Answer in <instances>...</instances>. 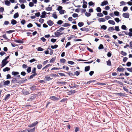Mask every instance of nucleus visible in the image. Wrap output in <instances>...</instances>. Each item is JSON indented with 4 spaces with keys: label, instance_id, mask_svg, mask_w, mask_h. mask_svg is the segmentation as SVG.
<instances>
[{
    "label": "nucleus",
    "instance_id": "nucleus-1",
    "mask_svg": "<svg viewBox=\"0 0 132 132\" xmlns=\"http://www.w3.org/2000/svg\"><path fill=\"white\" fill-rule=\"evenodd\" d=\"M60 96H59L58 97H57L54 96H51L49 98L50 99L54 101H58L60 99Z\"/></svg>",
    "mask_w": 132,
    "mask_h": 132
},
{
    "label": "nucleus",
    "instance_id": "nucleus-2",
    "mask_svg": "<svg viewBox=\"0 0 132 132\" xmlns=\"http://www.w3.org/2000/svg\"><path fill=\"white\" fill-rule=\"evenodd\" d=\"M69 87L71 88H75L77 87V85L74 82H72L70 85H69Z\"/></svg>",
    "mask_w": 132,
    "mask_h": 132
},
{
    "label": "nucleus",
    "instance_id": "nucleus-3",
    "mask_svg": "<svg viewBox=\"0 0 132 132\" xmlns=\"http://www.w3.org/2000/svg\"><path fill=\"white\" fill-rule=\"evenodd\" d=\"M38 123V122L36 121L35 122L33 123L32 124L29 125L28 126L30 127H32L35 126Z\"/></svg>",
    "mask_w": 132,
    "mask_h": 132
},
{
    "label": "nucleus",
    "instance_id": "nucleus-4",
    "mask_svg": "<svg viewBox=\"0 0 132 132\" xmlns=\"http://www.w3.org/2000/svg\"><path fill=\"white\" fill-rule=\"evenodd\" d=\"M122 15L125 18H128L129 17V14L128 13H123Z\"/></svg>",
    "mask_w": 132,
    "mask_h": 132
},
{
    "label": "nucleus",
    "instance_id": "nucleus-5",
    "mask_svg": "<svg viewBox=\"0 0 132 132\" xmlns=\"http://www.w3.org/2000/svg\"><path fill=\"white\" fill-rule=\"evenodd\" d=\"M57 84H61L62 86L65 85L67 84V82L65 81H57L56 82Z\"/></svg>",
    "mask_w": 132,
    "mask_h": 132
},
{
    "label": "nucleus",
    "instance_id": "nucleus-6",
    "mask_svg": "<svg viewBox=\"0 0 132 132\" xmlns=\"http://www.w3.org/2000/svg\"><path fill=\"white\" fill-rule=\"evenodd\" d=\"M23 39H22L21 40H15V42L17 43H18L19 44H22L23 43Z\"/></svg>",
    "mask_w": 132,
    "mask_h": 132
},
{
    "label": "nucleus",
    "instance_id": "nucleus-7",
    "mask_svg": "<svg viewBox=\"0 0 132 132\" xmlns=\"http://www.w3.org/2000/svg\"><path fill=\"white\" fill-rule=\"evenodd\" d=\"M83 5L82 6V7L84 9H86L87 7V2L86 1H83Z\"/></svg>",
    "mask_w": 132,
    "mask_h": 132
},
{
    "label": "nucleus",
    "instance_id": "nucleus-8",
    "mask_svg": "<svg viewBox=\"0 0 132 132\" xmlns=\"http://www.w3.org/2000/svg\"><path fill=\"white\" fill-rule=\"evenodd\" d=\"M80 29L82 31L86 32L88 31H89V29L85 27H84L83 28H81Z\"/></svg>",
    "mask_w": 132,
    "mask_h": 132
},
{
    "label": "nucleus",
    "instance_id": "nucleus-9",
    "mask_svg": "<svg viewBox=\"0 0 132 132\" xmlns=\"http://www.w3.org/2000/svg\"><path fill=\"white\" fill-rule=\"evenodd\" d=\"M47 23L48 24V25L50 26H52L54 24L53 22L51 20H48L47 21Z\"/></svg>",
    "mask_w": 132,
    "mask_h": 132
},
{
    "label": "nucleus",
    "instance_id": "nucleus-10",
    "mask_svg": "<svg viewBox=\"0 0 132 132\" xmlns=\"http://www.w3.org/2000/svg\"><path fill=\"white\" fill-rule=\"evenodd\" d=\"M55 36L56 37H59L63 34L59 32H55L54 33Z\"/></svg>",
    "mask_w": 132,
    "mask_h": 132
},
{
    "label": "nucleus",
    "instance_id": "nucleus-11",
    "mask_svg": "<svg viewBox=\"0 0 132 132\" xmlns=\"http://www.w3.org/2000/svg\"><path fill=\"white\" fill-rule=\"evenodd\" d=\"M108 3L107 1H105L102 2L101 5L103 6L104 5L108 4Z\"/></svg>",
    "mask_w": 132,
    "mask_h": 132
},
{
    "label": "nucleus",
    "instance_id": "nucleus-12",
    "mask_svg": "<svg viewBox=\"0 0 132 132\" xmlns=\"http://www.w3.org/2000/svg\"><path fill=\"white\" fill-rule=\"evenodd\" d=\"M125 68H123L118 67L117 69V70L118 71L120 72H121V71H124L125 70Z\"/></svg>",
    "mask_w": 132,
    "mask_h": 132
},
{
    "label": "nucleus",
    "instance_id": "nucleus-13",
    "mask_svg": "<svg viewBox=\"0 0 132 132\" xmlns=\"http://www.w3.org/2000/svg\"><path fill=\"white\" fill-rule=\"evenodd\" d=\"M116 94L119 96L124 97L125 96V94L122 93H117Z\"/></svg>",
    "mask_w": 132,
    "mask_h": 132
},
{
    "label": "nucleus",
    "instance_id": "nucleus-14",
    "mask_svg": "<svg viewBox=\"0 0 132 132\" xmlns=\"http://www.w3.org/2000/svg\"><path fill=\"white\" fill-rule=\"evenodd\" d=\"M28 132H34L35 130V127L30 129H27Z\"/></svg>",
    "mask_w": 132,
    "mask_h": 132
},
{
    "label": "nucleus",
    "instance_id": "nucleus-15",
    "mask_svg": "<svg viewBox=\"0 0 132 132\" xmlns=\"http://www.w3.org/2000/svg\"><path fill=\"white\" fill-rule=\"evenodd\" d=\"M2 64L1 66H2V67H3L6 65V61L3 60L2 61Z\"/></svg>",
    "mask_w": 132,
    "mask_h": 132
},
{
    "label": "nucleus",
    "instance_id": "nucleus-16",
    "mask_svg": "<svg viewBox=\"0 0 132 132\" xmlns=\"http://www.w3.org/2000/svg\"><path fill=\"white\" fill-rule=\"evenodd\" d=\"M52 7H48L45 8V10L47 11H50L52 10Z\"/></svg>",
    "mask_w": 132,
    "mask_h": 132
},
{
    "label": "nucleus",
    "instance_id": "nucleus-17",
    "mask_svg": "<svg viewBox=\"0 0 132 132\" xmlns=\"http://www.w3.org/2000/svg\"><path fill=\"white\" fill-rule=\"evenodd\" d=\"M90 67L89 66L86 67L85 68V72L88 71L90 70Z\"/></svg>",
    "mask_w": 132,
    "mask_h": 132
},
{
    "label": "nucleus",
    "instance_id": "nucleus-18",
    "mask_svg": "<svg viewBox=\"0 0 132 132\" xmlns=\"http://www.w3.org/2000/svg\"><path fill=\"white\" fill-rule=\"evenodd\" d=\"M19 74V73L18 72L13 71L12 72V74L14 76H15Z\"/></svg>",
    "mask_w": 132,
    "mask_h": 132
},
{
    "label": "nucleus",
    "instance_id": "nucleus-19",
    "mask_svg": "<svg viewBox=\"0 0 132 132\" xmlns=\"http://www.w3.org/2000/svg\"><path fill=\"white\" fill-rule=\"evenodd\" d=\"M17 21L14 19H13L11 20V23L13 25L17 23Z\"/></svg>",
    "mask_w": 132,
    "mask_h": 132
},
{
    "label": "nucleus",
    "instance_id": "nucleus-20",
    "mask_svg": "<svg viewBox=\"0 0 132 132\" xmlns=\"http://www.w3.org/2000/svg\"><path fill=\"white\" fill-rule=\"evenodd\" d=\"M108 22L109 24L113 25H114L115 23L114 21L112 20H109L108 21Z\"/></svg>",
    "mask_w": 132,
    "mask_h": 132
},
{
    "label": "nucleus",
    "instance_id": "nucleus-21",
    "mask_svg": "<svg viewBox=\"0 0 132 132\" xmlns=\"http://www.w3.org/2000/svg\"><path fill=\"white\" fill-rule=\"evenodd\" d=\"M98 20L100 22H104L106 20L105 19L102 18H100V19H98Z\"/></svg>",
    "mask_w": 132,
    "mask_h": 132
},
{
    "label": "nucleus",
    "instance_id": "nucleus-22",
    "mask_svg": "<svg viewBox=\"0 0 132 132\" xmlns=\"http://www.w3.org/2000/svg\"><path fill=\"white\" fill-rule=\"evenodd\" d=\"M5 4L7 6H9L10 5V3L9 1L6 0L5 1Z\"/></svg>",
    "mask_w": 132,
    "mask_h": 132
},
{
    "label": "nucleus",
    "instance_id": "nucleus-23",
    "mask_svg": "<svg viewBox=\"0 0 132 132\" xmlns=\"http://www.w3.org/2000/svg\"><path fill=\"white\" fill-rule=\"evenodd\" d=\"M37 75V73L33 74L31 75L28 78V79H32L35 76Z\"/></svg>",
    "mask_w": 132,
    "mask_h": 132
},
{
    "label": "nucleus",
    "instance_id": "nucleus-24",
    "mask_svg": "<svg viewBox=\"0 0 132 132\" xmlns=\"http://www.w3.org/2000/svg\"><path fill=\"white\" fill-rule=\"evenodd\" d=\"M71 25V24L70 23H64L62 25V26L64 27H67L68 26H70Z\"/></svg>",
    "mask_w": 132,
    "mask_h": 132
},
{
    "label": "nucleus",
    "instance_id": "nucleus-25",
    "mask_svg": "<svg viewBox=\"0 0 132 132\" xmlns=\"http://www.w3.org/2000/svg\"><path fill=\"white\" fill-rule=\"evenodd\" d=\"M45 78L46 79V80L47 81H49L52 79L50 78V76H45Z\"/></svg>",
    "mask_w": 132,
    "mask_h": 132
},
{
    "label": "nucleus",
    "instance_id": "nucleus-26",
    "mask_svg": "<svg viewBox=\"0 0 132 132\" xmlns=\"http://www.w3.org/2000/svg\"><path fill=\"white\" fill-rule=\"evenodd\" d=\"M106 62L107 65L109 66H111V61L110 60H109L108 61Z\"/></svg>",
    "mask_w": 132,
    "mask_h": 132
},
{
    "label": "nucleus",
    "instance_id": "nucleus-27",
    "mask_svg": "<svg viewBox=\"0 0 132 132\" xmlns=\"http://www.w3.org/2000/svg\"><path fill=\"white\" fill-rule=\"evenodd\" d=\"M120 53L122 55L124 56H126L127 55V53L126 52H124L123 51H121Z\"/></svg>",
    "mask_w": 132,
    "mask_h": 132
},
{
    "label": "nucleus",
    "instance_id": "nucleus-28",
    "mask_svg": "<svg viewBox=\"0 0 132 132\" xmlns=\"http://www.w3.org/2000/svg\"><path fill=\"white\" fill-rule=\"evenodd\" d=\"M10 83V81L9 80H6L4 83V85H7Z\"/></svg>",
    "mask_w": 132,
    "mask_h": 132
},
{
    "label": "nucleus",
    "instance_id": "nucleus-29",
    "mask_svg": "<svg viewBox=\"0 0 132 132\" xmlns=\"http://www.w3.org/2000/svg\"><path fill=\"white\" fill-rule=\"evenodd\" d=\"M56 59V57H54L52 58L50 60V62L51 63H54Z\"/></svg>",
    "mask_w": 132,
    "mask_h": 132
},
{
    "label": "nucleus",
    "instance_id": "nucleus-30",
    "mask_svg": "<svg viewBox=\"0 0 132 132\" xmlns=\"http://www.w3.org/2000/svg\"><path fill=\"white\" fill-rule=\"evenodd\" d=\"M10 70V68H9L6 67L3 69V71L4 72H6V71H8Z\"/></svg>",
    "mask_w": 132,
    "mask_h": 132
},
{
    "label": "nucleus",
    "instance_id": "nucleus-31",
    "mask_svg": "<svg viewBox=\"0 0 132 132\" xmlns=\"http://www.w3.org/2000/svg\"><path fill=\"white\" fill-rule=\"evenodd\" d=\"M19 16V14L18 12L16 13L13 16V18L14 19L18 17Z\"/></svg>",
    "mask_w": 132,
    "mask_h": 132
},
{
    "label": "nucleus",
    "instance_id": "nucleus-32",
    "mask_svg": "<svg viewBox=\"0 0 132 132\" xmlns=\"http://www.w3.org/2000/svg\"><path fill=\"white\" fill-rule=\"evenodd\" d=\"M84 25V23L83 22H79L78 24V25L80 27L83 26Z\"/></svg>",
    "mask_w": 132,
    "mask_h": 132
},
{
    "label": "nucleus",
    "instance_id": "nucleus-33",
    "mask_svg": "<svg viewBox=\"0 0 132 132\" xmlns=\"http://www.w3.org/2000/svg\"><path fill=\"white\" fill-rule=\"evenodd\" d=\"M115 29H114L113 27H110L108 29V30L110 31H111L114 30Z\"/></svg>",
    "mask_w": 132,
    "mask_h": 132
},
{
    "label": "nucleus",
    "instance_id": "nucleus-34",
    "mask_svg": "<svg viewBox=\"0 0 132 132\" xmlns=\"http://www.w3.org/2000/svg\"><path fill=\"white\" fill-rule=\"evenodd\" d=\"M114 13L116 16H119V13L118 11H114Z\"/></svg>",
    "mask_w": 132,
    "mask_h": 132
},
{
    "label": "nucleus",
    "instance_id": "nucleus-35",
    "mask_svg": "<svg viewBox=\"0 0 132 132\" xmlns=\"http://www.w3.org/2000/svg\"><path fill=\"white\" fill-rule=\"evenodd\" d=\"M58 45H52L51 47L52 49H55L57 47Z\"/></svg>",
    "mask_w": 132,
    "mask_h": 132
},
{
    "label": "nucleus",
    "instance_id": "nucleus-36",
    "mask_svg": "<svg viewBox=\"0 0 132 132\" xmlns=\"http://www.w3.org/2000/svg\"><path fill=\"white\" fill-rule=\"evenodd\" d=\"M114 82H115L119 84H120L122 86H123V83L121 82H120L117 80H114Z\"/></svg>",
    "mask_w": 132,
    "mask_h": 132
},
{
    "label": "nucleus",
    "instance_id": "nucleus-37",
    "mask_svg": "<svg viewBox=\"0 0 132 132\" xmlns=\"http://www.w3.org/2000/svg\"><path fill=\"white\" fill-rule=\"evenodd\" d=\"M103 14L101 13H98L97 14V16L99 17H103Z\"/></svg>",
    "mask_w": 132,
    "mask_h": 132
},
{
    "label": "nucleus",
    "instance_id": "nucleus-38",
    "mask_svg": "<svg viewBox=\"0 0 132 132\" xmlns=\"http://www.w3.org/2000/svg\"><path fill=\"white\" fill-rule=\"evenodd\" d=\"M107 26L105 25H103L101 26V28L104 30H106L107 28Z\"/></svg>",
    "mask_w": 132,
    "mask_h": 132
},
{
    "label": "nucleus",
    "instance_id": "nucleus-39",
    "mask_svg": "<svg viewBox=\"0 0 132 132\" xmlns=\"http://www.w3.org/2000/svg\"><path fill=\"white\" fill-rule=\"evenodd\" d=\"M63 22L61 20H59L57 22V24L60 25L63 23Z\"/></svg>",
    "mask_w": 132,
    "mask_h": 132
},
{
    "label": "nucleus",
    "instance_id": "nucleus-40",
    "mask_svg": "<svg viewBox=\"0 0 132 132\" xmlns=\"http://www.w3.org/2000/svg\"><path fill=\"white\" fill-rule=\"evenodd\" d=\"M42 65L41 64L37 65V68L38 69H40L42 67Z\"/></svg>",
    "mask_w": 132,
    "mask_h": 132
},
{
    "label": "nucleus",
    "instance_id": "nucleus-41",
    "mask_svg": "<svg viewBox=\"0 0 132 132\" xmlns=\"http://www.w3.org/2000/svg\"><path fill=\"white\" fill-rule=\"evenodd\" d=\"M121 28L123 30H127V27L126 26L124 25H123L122 26H121Z\"/></svg>",
    "mask_w": 132,
    "mask_h": 132
},
{
    "label": "nucleus",
    "instance_id": "nucleus-42",
    "mask_svg": "<svg viewBox=\"0 0 132 132\" xmlns=\"http://www.w3.org/2000/svg\"><path fill=\"white\" fill-rule=\"evenodd\" d=\"M36 87L35 86H32L30 87V89L32 90H34L36 89Z\"/></svg>",
    "mask_w": 132,
    "mask_h": 132
},
{
    "label": "nucleus",
    "instance_id": "nucleus-43",
    "mask_svg": "<svg viewBox=\"0 0 132 132\" xmlns=\"http://www.w3.org/2000/svg\"><path fill=\"white\" fill-rule=\"evenodd\" d=\"M23 93L25 95H27L30 94L29 92L27 91H24L23 92Z\"/></svg>",
    "mask_w": 132,
    "mask_h": 132
},
{
    "label": "nucleus",
    "instance_id": "nucleus-44",
    "mask_svg": "<svg viewBox=\"0 0 132 132\" xmlns=\"http://www.w3.org/2000/svg\"><path fill=\"white\" fill-rule=\"evenodd\" d=\"M120 6H121L122 5H125L126 4V2L123 1H122L121 2H120Z\"/></svg>",
    "mask_w": 132,
    "mask_h": 132
},
{
    "label": "nucleus",
    "instance_id": "nucleus-45",
    "mask_svg": "<svg viewBox=\"0 0 132 132\" xmlns=\"http://www.w3.org/2000/svg\"><path fill=\"white\" fill-rule=\"evenodd\" d=\"M10 95L9 94H7L5 97L4 100H6L8 99L9 97L10 96Z\"/></svg>",
    "mask_w": 132,
    "mask_h": 132
},
{
    "label": "nucleus",
    "instance_id": "nucleus-46",
    "mask_svg": "<svg viewBox=\"0 0 132 132\" xmlns=\"http://www.w3.org/2000/svg\"><path fill=\"white\" fill-rule=\"evenodd\" d=\"M67 98H64L61 100L60 102H65V101H67Z\"/></svg>",
    "mask_w": 132,
    "mask_h": 132
},
{
    "label": "nucleus",
    "instance_id": "nucleus-47",
    "mask_svg": "<svg viewBox=\"0 0 132 132\" xmlns=\"http://www.w3.org/2000/svg\"><path fill=\"white\" fill-rule=\"evenodd\" d=\"M72 16L74 18H76L78 17V15L77 13H74L73 14Z\"/></svg>",
    "mask_w": 132,
    "mask_h": 132
},
{
    "label": "nucleus",
    "instance_id": "nucleus-48",
    "mask_svg": "<svg viewBox=\"0 0 132 132\" xmlns=\"http://www.w3.org/2000/svg\"><path fill=\"white\" fill-rule=\"evenodd\" d=\"M31 67H29L27 69V72L29 73L31 71Z\"/></svg>",
    "mask_w": 132,
    "mask_h": 132
},
{
    "label": "nucleus",
    "instance_id": "nucleus-49",
    "mask_svg": "<svg viewBox=\"0 0 132 132\" xmlns=\"http://www.w3.org/2000/svg\"><path fill=\"white\" fill-rule=\"evenodd\" d=\"M96 11L97 12H100L101 11V9L100 7H98L96 8Z\"/></svg>",
    "mask_w": 132,
    "mask_h": 132
},
{
    "label": "nucleus",
    "instance_id": "nucleus-50",
    "mask_svg": "<svg viewBox=\"0 0 132 132\" xmlns=\"http://www.w3.org/2000/svg\"><path fill=\"white\" fill-rule=\"evenodd\" d=\"M95 3H93L92 1H90L88 3V5L89 6H92L93 5V6H94L93 5Z\"/></svg>",
    "mask_w": 132,
    "mask_h": 132
},
{
    "label": "nucleus",
    "instance_id": "nucleus-51",
    "mask_svg": "<svg viewBox=\"0 0 132 132\" xmlns=\"http://www.w3.org/2000/svg\"><path fill=\"white\" fill-rule=\"evenodd\" d=\"M15 31L14 30H10L9 31H6V33L8 34H10L11 33H12L14 32Z\"/></svg>",
    "mask_w": 132,
    "mask_h": 132
},
{
    "label": "nucleus",
    "instance_id": "nucleus-52",
    "mask_svg": "<svg viewBox=\"0 0 132 132\" xmlns=\"http://www.w3.org/2000/svg\"><path fill=\"white\" fill-rule=\"evenodd\" d=\"M36 68L35 67H34L33 68V70H32V73L33 74L36 73Z\"/></svg>",
    "mask_w": 132,
    "mask_h": 132
},
{
    "label": "nucleus",
    "instance_id": "nucleus-53",
    "mask_svg": "<svg viewBox=\"0 0 132 132\" xmlns=\"http://www.w3.org/2000/svg\"><path fill=\"white\" fill-rule=\"evenodd\" d=\"M47 50H50V54L51 55H52L53 53V50L51 49L50 48H49L47 49Z\"/></svg>",
    "mask_w": 132,
    "mask_h": 132
},
{
    "label": "nucleus",
    "instance_id": "nucleus-54",
    "mask_svg": "<svg viewBox=\"0 0 132 132\" xmlns=\"http://www.w3.org/2000/svg\"><path fill=\"white\" fill-rule=\"evenodd\" d=\"M37 50L38 51H42L43 50V49L40 47H39L37 48Z\"/></svg>",
    "mask_w": 132,
    "mask_h": 132
},
{
    "label": "nucleus",
    "instance_id": "nucleus-55",
    "mask_svg": "<svg viewBox=\"0 0 132 132\" xmlns=\"http://www.w3.org/2000/svg\"><path fill=\"white\" fill-rule=\"evenodd\" d=\"M104 48V47L103 45L100 44L98 48L99 49H101Z\"/></svg>",
    "mask_w": 132,
    "mask_h": 132
},
{
    "label": "nucleus",
    "instance_id": "nucleus-56",
    "mask_svg": "<svg viewBox=\"0 0 132 132\" xmlns=\"http://www.w3.org/2000/svg\"><path fill=\"white\" fill-rule=\"evenodd\" d=\"M65 11L64 10H62L59 11V13L61 14H62L64 13Z\"/></svg>",
    "mask_w": 132,
    "mask_h": 132
},
{
    "label": "nucleus",
    "instance_id": "nucleus-57",
    "mask_svg": "<svg viewBox=\"0 0 132 132\" xmlns=\"http://www.w3.org/2000/svg\"><path fill=\"white\" fill-rule=\"evenodd\" d=\"M85 15L86 16L88 17L90 16L91 14L90 13L86 12L85 13Z\"/></svg>",
    "mask_w": 132,
    "mask_h": 132
},
{
    "label": "nucleus",
    "instance_id": "nucleus-58",
    "mask_svg": "<svg viewBox=\"0 0 132 132\" xmlns=\"http://www.w3.org/2000/svg\"><path fill=\"white\" fill-rule=\"evenodd\" d=\"M68 63L69 64L71 65H73L74 64V62L72 61H69L68 62Z\"/></svg>",
    "mask_w": 132,
    "mask_h": 132
},
{
    "label": "nucleus",
    "instance_id": "nucleus-59",
    "mask_svg": "<svg viewBox=\"0 0 132 132\" xmlns=\"http://www.w3.org/2000/svg\"><path fill=\"white\" fill-rule=\"evenodd\" d=\"M52 16L55 19H56L57 18V16L56 14H53Z\"/></svg>",
    "mask_w": 132,
    "mask_h": 132
},
{
    "label": "nucleus",
    "instance_id": "nucleus-60",
    "mask_svg": "<svg viewBox=\"0 0 132 132\" xmlns=\"http://www.w3.org/2000/svg\"><path fill=\"white\" fill-rule=\"evenodd\" d=\"M119 26H115V30L117 31H119L120 30L119 29Z\"/></svg>",
    "mask_w": 132,
    "mask_h": 132
},
{
    "label": "nucleus",
    "instance_id": "nucleus-61",
    "mask_svg": "<svg viewBox=\"0 0 132 132\" xmlns=\"http://www.w3.org/2000/svg\"><path fill=\"white\" fill-rule=\"evenodd\" d=\"M26 23V21L25 20L23 19L21 21V23L23 25L24 24Z\"/></svg>",
    "mask_w": 132,
    "mask_h": 132
},
{
    "label": "nucleus",
    "instance_id": "nucleus-62",
    "mask_svg": "<svg viewBox=\"0 0 132 132\" xmlns=\"http://www.w3.org/2000/svg\"><path fill=\"white\" fill-rule=\"evenodd\" d=\"M29 6L30 7H33L34 6V3L32 2H30L29 4Z\"/></svg>",
    "mask_w": 132,
    "mask_h": 132
},
{
    "label": "nucleus",
    "instance_id": "nucleus-63",
    "mask_svg": "<svg viewBox=\"0 0 132 132\" xmlns=\"http://www.w3.org/2000/svg\"><path fill=\"white\" fill-rule=\"evenodd\" d=\"M62 7L61 6H58V8H57V10L58 11H60V10H62Z\"/></svg>",
    "mask_w": 132,
    "mask_h": 132
},
{
    "label": "nucleus",
    "instance_id": "nucleus-64",
    "mask_svg": "<svg viewBox=\"0 0 132 132\" xmlns=\"http://www.w3.org/2000/svg\"><path fill=\"white\" fill-rule=\"evenodd\" d=\"M33 26L32 24L30 23H29L27 25V27L28 28H31Z\"/></svg>",
    "mask_w": 132,
    "mask_h": 132
}]
</instances>
